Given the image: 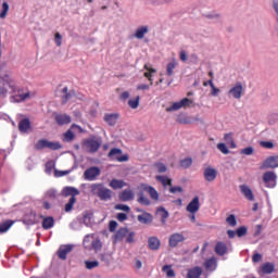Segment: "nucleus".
I'll return each instance as SVG.
<instances>
[{
    "label": "nucleus",
    "instance_id": "obj_18",
    "mask_svg": "<svg viewBox=\"0 0 278 278\" xmlns=\"http://www.w3.org/2000/svg\"><path fill=\"white\" fill-rule=\"evenodd\" d=\"M201 204L199 203V197H195L188 205H187V212H190V214H197V212L200 210Z\"/></svg>",
    "mask_w": 278,
    "mask_h": 278
},
{
    "label": "nucleus",
    "instance_id": "obj_20",
    "mask_svg": "<svg viewBox=\"0 0 278 278\" xmlns=\"http://www.w3.org/2000/svg\"><path fill=\"white\" fill-rule=\"evenodd\" d=\"M137 219L142 225H150V223H153V215H151V213L144 212L143 214L138 215Z\"/></svg>",
    "mask_w": 278,
    "mask_h": 278
},
{
    "label": "nucleus",
    "instance_id": "obj_63",
    "mask_svg": "<svg viewBox=\"0 0 278 278\" xmlns=\"http://www.w3.org/2000/svg\"><path fill=\"white\" fill-rule=\"evenodd\" d=\"M253 147H248V148H245V149H243V150H241V153L243 154V155H253Z\"/></svg>",
    "mask_w": 278,
    "mask_h": 278
},
{
    "label": "nucleus",
    "instance_id": "obj_21",
    "mask_svg": "<svg viewBox=\"0 0 278 278\" xmlns=\"http://www.w3.org/2000/svg\"><path fill=\"white\" fill-rule=\"evenodd\" d=\"M29 129H31V122H29V118H24V119L20 121L18 130L22 134H27V131H29Z\"/></svg>",
    "mask_w": 278,
    "mask_h": 278
},
{
    "label": "nucleus",
    "instance_id": "obj_51",
    "mask_svg": "<svg viewBox=\"0 0 278 278\" xmlns=\"http://www.w3.org/2000/svg\"><path fill=\"white\" fill-rule=\"evenodd\" d=\"M154 166L157 173H166V170H168V167H166L164 163H154Z\"/></svg>",
    "mask_w": 278,
    "mask_h": 278
},
{
    "label": "nucleus",
    "instance_id": "obj_31",
    "mask_svg": "<svg viewBox=\"0 0 278 278\" xmlns=\"http://www.w3.org/2000/svg\"><path fill=\"white\" fill-rule=\"evenodd\" d=\"M151 27L149 25H141L136 29L135 36H147Z\"/></svg>",
    "mask_w": 278,
    "mask_h": 278
},
{
    "label": "nucleus",
    "instance_id": "obj_25",
    "mask_svg": "<svg viewBox=\"0 0 278 278\" xmlns=\"http://www.w3.org/2000/svg\"><path fill=\"white\" fill-rule=\"evenodd\" d=\"M118 197H119V200L124 202L131 201L134 199V191H131V189H125L119 193Z\"/></svg>",
    "mask_w": 278,
    "mask_h": 278
},
{
    "label": "nucleus",
    "instance_id": "obj_16",
    "mask_svg": "<svg viewBox=\"0 0 278 278\" xmlns=\"http://www.w3.org/2000/svg\"><path fill=\"white\" fill-rule=\"evenodd\" d=\"M55 123H58L60 126L63 125H71V115L68 114H55L54 116Z\"/></svg>",
    "mask_w": 278,
    "mask_h": 278
},
{
    "label": "nucleus",
    "instance_id": "obj_34",
    "mask_svg": "<svg viewBox=\"0 0 278 278\" xmlns=\"http://www.w3.org/2000/svg\"><path fill=\"white\" fill-rule=\"evenodd\" d=\"M177 61L173 60L172 62H169L166 66V75L167 77H173V73L175 71V68H177Z\"/></svg>",
    "mask_w": 278,
    "mask_h": 278
},
{
    "label": "nucleus",
    "instance_id": "obj_36",
    "mask_svg": "<svg viewBox=\"0 0 278 278\" xmlns=\"http://www.w3.org/2000/svg\"><path fill=\"white\" fill-rule=\"evenodd\" d=\"M157 214L161 217L162 224L166 225V218H168V211H166V208H164V207H159Z\"/></svg>",
    "mask_w": 278,
    "mask_h": 278
},
{
    "label": "nucleus",
    "instance_id": "obj_54",
    "mask_svg": "<svg viewBox=\"0 0 278 278\" xmlns=\"http://www.w3.org/2000/svg\"><path fill=\"white\" fill-rule=\"evenodd\" d=\"M115 210L126 212L127 214H129V212H131V208L129 207V205H126V204H116Z\"/></svg>",
    "mask_w": 278,
    "mask_h": 278
},
{
    "label": "nucleus",
    "instance_id": "obj_8",
    "mask_svg": "<svg viewBox=\"0 0 278 278\" xmlns=\"http://www.w3.org/2000/svg\"><path fill=\"white\" fill-rule=\"evenodd\" d=\"M122 154H123V150H121L118 148H113L109 152V157L111 160H116L117 162H128L129 161V155H127V154L122 155ZM116 155H121V156H116Z\"/></svg>",
    "mask_w": 278,
    "mask_h": 278
},
{
    "label": "nucleus",
    "instance_id": "obj_4",
    "mask_svg": "<svg viewBox=\"0 0 278 278\" xmlns=\"http://www.w3.org/2000/svg\"><path fill=\"white\" fill-rule=\"evenodd\" d=\"M101 175V168L91 166L84 172V179L86 181H97V177Z\"/></svg>",
    "mask_w": 278,
    "mask_h": 278
},
{
    "label": "nucleus",
    "instance_id": "obj_13",
    "mask_svg": "<svg viewBox=\"0 0 278 278\" xmlns=\"http://www.w3.org/2000/svg\"><path fill=\"white\" fill-rule=\"evenodd\" d=\"M229 251V248H227V243L223 241H218L215 244L214 252L216 255H219V257H223V255H227V252Z\"/></svg>",
    "mask_w": 278,
    "mask_h": 278
},
{
    "label": "nucleus",
    "instance_id": "obj_38",
    "mask_svg": "<svg viewBox=\"0 0 278 278\" xmlns=\"http://www.w3.org/2000/svg\"><path fill=\"white\" fill-rule=\"evenodd\" d=\"M204 267L206 268V270H214V268H216V258L211 257V258L206 260L204 262Z\"/></svg>",
    "mask_w": 278,
    "mask_h": 278
},
{
    "label": "nucleus",
    "instance_id": "obj_26",
    "mask_svg": "<svg viewBox=\"0 0 278 278\" xmlns=\"http://www.w3.org/2000/svg\"><path fill=\"white\" fill-rule=\"evenodd\" d=\"M109 186L113 190H121L122 188H125V186H127V184L125 181H123V180L112 179L110 181Z\"/></svg>",
    "mask_w": 278,
    "mask_h": 278
},
{
    "label": "nucleus",
    "instance_id": "obj_29",
    "mask_svg": "<svg viewBox=\"0 0 278 278\" xmlns=\"http://www.w3.org/2000/svg\"><path fill=\"white\" fill-rule=\"evenodd\" d=\"M104 121L110 125L111 127H114L116 125V122L118 121V115L116 114H105Z\"/></svg>",
    "mask_w": 278,
    "mask_h": 278
},
{
    "label": "nucleus",
    "instance_id": "obj_3",
    "mask_svg": "<svg viewBox=\"0 0 278 278\" xmlns=\"http://www.w3.org/2000/svg\"><path fill=\"white\" fill-rule=\"evenodd\" d=\"M36 151H42V149H50V151H58L62 149L60 142L49 141L47 139H40L35 143Z\"/></svg>",
    "mask_w": 278,
    "mask_h": 278
},
{
    "label": "nucleus",
    "instance_id": "obj_55",
    "mask_svg": "<svg viewBox=\"0 0 278 278\" xmlns=\"http://www.w3.org/2000/svg\"><path fill=\"white\" fill-rule=\"evenodd\" d=\"M217 149L220 153H224V155H229V148H227L225 143H218Z\"/></svg>",
    "mask_w": 278,
    "mask_h": 278
},
{
    "label": "nucleus",
    "instance_id": "obj_53",
    "mask_svg": "<svg viewBox=\"0 0 278 278\" xmlns=\"http://www.w3.org/2000/svg\"><path fill=\"white\" fill-rule=\"evenodd\" d=\"M226 223H228L230 227H236V225H238V222L236 220V215H229L226 218Z\"/></svg>",
    "mask_w": 278,
    "mask_h": 278
},
{
    "label": "nucleus",
    "instance_id": "obj_35",
    "mask_svg": "<svg viewBox=\"0 0 278 278\" xmlns=\"http://www.w3.org/2000/svg\"><path fill=\"white\" fill-rule=\"evenodd\" d=\"M138 203H140V205H146L149 206L151 205V200H149V198L144 197V193L141 191L138 193Z\"/></svg>",
    "mask_w": 278,
    "mask_h": 278
},
{
    "label": "nucleus",
    "instance_id": "obj_50",
    "mask_svg": "<svg viewBox=\"0 0 278 278\" xmlns=\"http://www.w3.org/2000/svg\"><path fill=\"white\" fill-rule=\"evenodd\" d=\"M236 233L238 236V238H243V236H247L248 233V229L247 226H241L236 230Z\"/></svg>",
    "mask_w": 278,
    "mask_h": 278
},
{
    "label": "nucleus",
    "instance_id": "obj_30",
    "mask_svg": "<svg viewBox=\"0 0 278 278\" xmlns=\"http://www.w3.org/2000/svg\"><path fill=\"white\" fill-rule=\"evenodd\" d=\"M148 244L149 248L151 249V251H157V249H160V239H157L156 237H151L148 240Z\"/></svg>",
    "mask_w": 278,
    "mask_h": 278
},
{
    "label": "nucleus",
    "instance_id": "obj_5",
    "mask_svg": "<svg viewBox=\"0 0 278 278\" xmlns=\"http://www.w3.org/2000/svg\"><path fill=\"white\" fill-rule=\"evenodd\" d=\"M263 181L266 188H275L277 186V174L275 172H265L263 174Z\"/></svg>",
    "mask_w": 278,
    "mask_h": 278
},
{
    "label": "nucleus",
    "instance_id": "obj_14",
    "mask_svg": "<svg viewBox=\"0 0 278 278\" xmlns=\"http://www.w3.org/2000/svg\"><path fill=\"white\" fill-rule=\"evenodd\" d=\"M71 251H73V245L71 244L61 245L58 250L59 260L65 261L68 253H71Z\"/></svg>",
    "mask_w": 278,
    "mask_h": 278
},
{
    "label": "nucleus",
    "instance_id": "obj_43",
    "mask_svg": "<svg viewBox=\"0 0 278 278\" xmlns=\"http://www.w3.org/2000/svg\"><path fill=\"white\" fill-rule=\"evenodd\" d=\"M14 225V222L12 220H7L2 224H0V233H5Z\"/></svg>",
    "mask_w": 278,
    "mask_h": 278
},
{
    "label": "nucleus",
    "instance_id": "obj_56",
    "mask_svg": "<svg viewBox=\"0 0 278 278\" xmlns=\"http://www.w3.org/2000/svg\"><path fill=\"white\" fill-rule=\"evenodd\" d=\"M58 198V191L55 189H49L46 192V199H56Z\"/></svg>",
    "mask_w": 278,
    "mask_h": 278
},
{
    "label": "nucleus",
    "instance_id": "obj_60",
    "mask_svg": "<svg viewBox=\"0 0 278 278\" xmlns=\"http://www.w3.org/2000/svg\"><path fill=\"white\" fill-rule=\"evenodd\" d=\"M116 218L119 223H125V220H127V214L126 213H117Z\"/></svg>",
    "mask_w": 278,
    "mask_h": 278
},
{
    "label": "nucleus",
    "instance_id": "obj_9",
    "mask_svg": "<svg viewBox=\"0 0 278 278\" xmlns=\"http://www.w3.org/2000/svg\"><path fill=\"white\" fill-rule=\"evenodd\" d=\"M228 94L233 99H242V94H244L242 83H236V85L229 89Z\"/></svg>",
    "mask_w": 278,
    "mask_h": 278
},
{
    "label": "nucleus",
    "instance_id": "obj_12",
    "mask_svg": "<svg viewBox=\"0 0 278 278\" xmlns=\"http://www.w3.org/2000/svg\"><path fill=\"white\" fill-rule=\"evenodd\" d=\"M205 181L212 182L216 180V177H218V170L214 167H206L203 172Z\"/></svg>",
    "mask_w": 278,
    "mask_h": 278
},
{
    "label": "nucleus",
    "instance_id": "obj_47",
    "mask_svg": "<svg viewBox=\"0 0 278 278\" xmlns=\"http://www.w3.org/2000/svg\"><path fill=\"white\" fill-rule=\"evenodd\" d=\"M181 168H190L192 166V157H186L179 162Z\"/></svg>",
    "mask_w": 278,
    "mask_h": 278
},
{
    "label": "nucleus",
    "instance_id": "obj_41",
    "mask_svg": "<svg viewBox=\"0 0 278 278\" xmlns=\"http://www.w3.org/2000/svg\"><path fill=\"white\" fill-rule=\"evenodd\" d=\"M177 123H179L180 125H190V123H192V119L187 115L180 114L177 117Z\"/></svg>",
    "mask_w": 278,
    "mask_h": 278
},
{
    "label": "nucleus",
    "instance_id": "obj_44",
    "mask_svg": "<svg viewBox=\"0 0 278 278\" xmlns=\"http://www.w3.org/2000/svg\"><path fill=\"white\" fill-rule=\"evenodd\" d=\"M91 247L96 253H99V251L103 249V243L101 242V239H96L91 242Z\"/></svg>",
    "mask_w": 278,
    "mask_h": 278
},
{
    "label": "nucleus",
    "instance_id": "obj_42",
    "mask_svg": "<svg viewBox=\"0 0 278 278\" xmlns=\"http://www.w3.org/2000/svg\"><path fill=\"white\" fill-rule=\"evenodd\" d=\"M128 105L131 110H138L140 108V96H137L136 99L128 100Z\"/></svg>",
    "mask_w": 278,
    "mask_h": 278
},
{
    "label": "nucleus",
    "instance_id": "obj_58",
    "mask_svg": "<svg viewBox=\"0 0 278 278\" xmlns=\"http://www.w3.org/2000/svg\"><path fill=\"white\" fill-rule=\"evenodd\" d=\"M90 238H94V235H86L84 240H83V244L85 247V249H88V247H90Z\"/></svg>",
    "mask_w": 278,
    "mask_h": 278
},
{
    "label": "nucleus",
    "instance_id": "obj_62",
    "mask_svg": "<svg viewBox=\"0 0 278 278\" xmlns=\"http://www.w3.org/2000/svg\"><path fill=\"white\" fill-rule=\"evenodd\" d=\"M116 227H118V223H116V220H111L109 224V229L111 232L116 231Z\"/></svg>",
    "mask_w": 278,
    "mask_h": 278
},
{
    "label": "nucleus",
    "instance_id": "obj_45",
    "mask_svg": "<svg viewBox=\"0 0 278 278\" xmlns=\"http://www.w3.org/2000/svg\"><path fill=\"white\" fill-rule=\"evenodd\" d=\"M162 270L165 273L166 277H175V270L173 269V265H164Z\"/></svg>",
    "mask_w": 278,
    "mask_h": 278
},
{
    "label": "nucleus",
    "instance_id": "obj_32",
    "mask_svg": "<svg viewBox=\"0 0 278 278\" xmlns=\"http://www.w3.org/2000/svg\"><path fill=\"white\" fill-rule=\"evenodd\" d=\"M262 271L264 275H270L275 271V264L273 263H265L262 265Z\"/></svg>",
    "mask_w": 278,
    "mask_h": 278
},
{
    "label": "nucleus",
    "instance_id": "obj_27",
    "mask_svg": "<svg viewBox=\"0 0 278 278\" xmlns=\"http://www.w3.org/2000/svg\"><path fill=\"white\" fill-rule=\"evenodd\" d=\"M10 12V4L8 2H2L0 8V18L3 21L4 18H8V14Z\"/></svg>",
    "mask_w": 278,
    "mask_h": 278
},
{
    "label": "nucleus",
    "instance_id": "obj_40",
    "mask_svg": "<svg viewBox=\"0 0 278 278\" xmlns=\"http://www.w3.org/2000/svg\"><path fill=\"white\" fill-rule=\"evenodd\" d=\"M129 233L127 228H119L115 233V240H123Z\"/></svg>",
    "mask_w": 278,
    "mask_h": 278
},
{
    "label": "nucleus",
    "instance_id": "obj_11",
    "mask_svg": "<svg viewBox=\"0 0 278 278\" xmlns=\"http://www.w3.org/2000/svg\"><path fill=\"white\" fill-rule=\"evenodd\" d=\"M186 237L182 233L175 232L168 239V244L172 249H175L179 244V242H184Z\"/></svg>",
    "mask_w": 278,
    "mask_h": 278
},
{
    "label": "nucleus",
    "instance_id": "obj_22",
    "mask_svg": "<svg viewBox=\"0 0 278 278\" xmlns=\"http://www.w3.org/2000/svg\"><path fill=\"white\" fill-rule=\"evenodd\" d=\"M24 223L25 225H37L38 216L35 212H30L24 216Z\"/></svg>",
    "mask_w": 278,
    "mask_h": 278
},
{
    "label": "nucleus",
    "instance_id": "obj_52",
    "mask_svg": "<svg viewBox=\"0 0 278 278\" xmlns=\"http://www.w3.org/2000/svg\"><path fill=\"white\" fill-rule=\"evenodd\" d=\"M208 84H210V87L212 88L211 94L213 97H218V92H220V89H218V88H216V86H214V80H212V79H210Z\"/></svg>",
    "mask_w": 278,
    "mask_h": 278
},
{
    "label": "nucleus",
    "instance_id": "obj_6",
    "mask_svg": "<svg viewBox=\"0 0 278 278\" xmlns=\"http://www.w3.org/2000/svg\"><path fill=\"white\" fill-rule=\"evenodd\" d=\"M84 147L88 153H97L101 149V141L97 139H87L84 142Z\"/></svg>",
    "mask_w": 278,
    "mask_h": 278
},
{
    "label": "nucleus",
    "instance_id": "obj_49",
    "mask_svg": "<svg viewBox=\"0 0 278 278\" xmlns=\"http://www.w3.org/2000/svg\"><path fill=\"white\" fill-rule=\"evenodd\" d=\"M177 110H181L180 102H174L170 106L166 109V112H177Z\"/></svg>",
    "mask_w": 278,
    "mask_h": 278
},
{
    "label": "nucleus",
    "instance_id": "obj_2",
    "mask_svg": "<svg viewBox=\"0 0 278 278\" xmlns=\"http://www.w3.org/2000/svg\"><path fill=\"white\" fill-rule=\"evenodd\" d=\"M79 191L77 188L74 187H65L63 189V195L64 197H71L68 202L65 204V212H73V206L75 205V203H77V198L78 197Z\"/></svg>",
    "mask_w": 278,
    "mask_h": 278
},
{
    "label": "nucleus",
    "instance_id": "obj_19",
    "mask_svg": "<svg viewBox=\"0 0 278 278\" xmlns=\"http://www.w3.org/2000/svg\"><path fill=\"white\" fill-rule=\"evenodd\" d=\"M263 168H278V156H269L263 163Z\"/></svg>",
    "mask_w": 278,
    "mask_h": 278
},
{
    "label": "nucleus",
    "instance_id": "obj_46",
    "mask_svg": "<svg viewBox=\"0 0 278 278\" xmlns=\"http://www.w3.org/2000/svg\"><path fill=\"white\" fill-rule=\"evenodd\" d=\"M224 140L227 144H230L231 149H236V142L233 141V135L231 132L226 134Z\"/></svg>",
    "mask_w": 278,
    "mask_h": 278
},
{
    "label": "nucleus",
    "instance_id": "obj_17",
    "mask_svg": "<svg viewBox=\"0 0 278 278\" xmlns=\"http://www.w3.org/2000/svg\"><path fill=\"white\" fill-rule=\"evenodd\" d=\"M143 77H146L150 81V86H153V73H157V70L151 67L149 64H144Z\"/></svg>",
    "mask_w": 278,
    "mask_h": 278
},
{
    "label": "nucleus",
    "instance_id": "obj_64",
    "mask_svg": "<svg viewBox=\"0 0 278 278\" xmlns=\"http://www.w3.org/2000/svg\"><path fill=\"white\" fill-rule=\"evenodd\" d=\"M100 260H101V262H105L108 264V262H110V254L109 253H101L100 254Z\"/></svg>",
    "mask_w": 278,
    "mask_h": 278
},
{
    "label": "nucleus",
    "instance_id": "obj_61",
    "mask_svg": "<svg viewBox=\"0 0 278 278\" xmlns=\"http://www.w3.org/2000/svg\"><path fill=\"white\" fill-rule=\"evenodd\" d=\"M68 170H54V177H65V175H68Z\"/></svg>",
    "mask_w": 278,
    "mask_h": 278
},
{
    "label": "nucleus",
    "instance_id": "obj_48",
    "mask_svg": "<svg viewBox=\"0 0 278 278\" xmlns=\"http://www.w3.org/2000/svg\"><path fill=\"white\" fill-rule=\"evenodd\" d=\"M85 266L87 270H92V268H99V261H85Z\"/></svg>",
    "mask_w": 278,
    "mask_h": 278
},
{
    "label": "nucleus",
    "instance_id": "obj_1",
    "mask_svg": "<svg viewBox=\"0 0 278 278\" xmlns=\"http://www.w3.org/2000/svg\"><path fill=\"white\" fill-rule=\"evenodd\" d=\"M91 193L100 201H110L112 199V190L105 188L101 182L91 185Z\"/></svg>",
    "mask_w": 278,
    "mask_h": 278
},
{
    "label": "nucleus",
    "instance_id": "obj_33",
    "mask_svg": "<svg viewBox=\"0 0 278 278\" xmlns=\"http://www.w3.org/2000/svg\"><path fill=\"white\" fill-rule=\"evenodd\" d=\"M155 179L156 181H160L164 188H166V186H173V179L168 178L167 176H156Z\"/></svg>",
    "mask_w": 278,
    "mask_h": 278
},
{
    "label": "nucleus",
    "instance_id": "obj_37",
    "mask_svg": "<svg viewBox=\"0 0 278 278\" xmlns=\"http://www.w3.org/2000/svg\"><path fill=\"white\" fill-rule=\"evenodd\" d=\"M62 92H63V97H62V103L66 104L68 103V101H71V99L73 98V93L72 92H68V87H64L62 89Z\"/></svg>",
    "mask_w": 278,
    "mask_h": 278
},
{
    "label": "nucleus",
    "instance_id": "obj_39",
    "mask_svg": "<svg viewBox=\"0 0 278 278\" xmlns=\"http://www.w3.org/2000/svg\"><path fill=\"white\" fill-rule=\"evenodd\" d=\"M2 79L4 84L9 85V88H11L12 92H16V85H14V80L10 79V75H4Z\"/></svg>",
    "mask_w": 278,
    "mask_h": 278
},
{
    "label": "nucleus",
    "instance_id": "obj_24",
    "mask_svg": "<svg viewBox=\"0 0 278 278\" xmlns=\"http://www.w3.org/2000/svg\"><path fill=\"white\" fill-rule=\"evenodd\" d=\"M203 275V268L197 266L188 270L187 278H201Z\"/></svg>",
    "mask_w": 278,
    "mask_h": 278
},
{
    "label": "nucleus",
    "instance_id": "obj_59",
    "mask_svg": "<svg viewBox=\"0 0 278 278\" xmlns=\"http://www.w3.org/2000/svg\"><path fill=\"white\" fill-rule=\"evenodd\" d=\"M169 192L170 194H177V192L181 193L184 192V188L169 186Z\"/></svg>",
    "mask_w": 278,
    "mask_h": 278
},
{
    "label": "nucleus",
    "instance_id": "obj_15",
    "mask_svg": "<svg viewBox=\"0 0 278 278\" xmlns=\"http://www.w3.org/2000/svg\"><path fill=\"white\" fill-rule=\"evenodd\" d=\"M240 192L245 197L248 201H255V195L253 194V190L250 189L247 185L239 186Z\"/></svg>",
    "mask_w": 278,
    "mask_h": 278
},
{
    "label": "nucleus",
    "instance_id": "obj_10",
    "mask_svg": "<svg viewBox=\"0 0 278 278\" xmlns=\"http://www.w3.org/2000/svg\"><path fill=\"white\" fill-rule=\"evenodd\" d=\"M142 192H148V194L150 195V199H152V201H160V193H157V190H155V188H153L152 186L149 185H144L142 184L140 186Z\"/></svg>",
    "mask_w": 278,
    "mask_h": 278
},
{
    "label": "nucleus",
    "instance_id": "obj_23",
    "mask_svg": "<svg viewBox=\"0 0 278 278\" xmlns=\"http://www.w3.org/2000/svg\"><path fill=\"white\" fill-rule=\"evenodd\" d=\"M203 16L204 18H207V21H214L215 23L220 22L223 18V15L216 11L204 13Z\"/></svg>",
    "mask_w": 278,
    "mask_h": 278
},
{
    "label": "nucleus",
    "instance_id": "obj_28",
    "mask_svg": "<svg viewBox=\"0 0 278 278\" xmlns=\"http://www.w3.org/2000/svg\"><path fill=\"white\" fill-rule=\"evenodd\" d=\"M55 225V219L51 216L45 217L42 220V229H52V227Z\"/></svg>",
    "mask_w": 278,
    "mask_h": 278
},
{
    "label": "nucleus",
    "instance_id": "obj_57",
    "mask_svg": "<svg viewBox=\"0 0 278 278\" xmlns=\"http://www.w3.org/2000/svg\"><path fill=\"white\" fill-rule=\"evenodd\" d=\"M180 108H190L192 105V100L188 98H184L182 100L179 101Z\"/></svg>",
    "mask_w": 278,
    "mask_h": 278
},
{
    "label": "nucleus",
    "instance_id": "obj_7",
    "mask_svg": "<svg viewBox=\"0 0 278 278\" xmlns=\"http://www.w3.org/2000/svg\"><path fill=\"white\" fill-rule=\"evenodd\" d=\"M73 129H78L79 134L84 132V128L77 124H73L71 128L63 134V142H73L75 140V132H73Z\"/></svg>",
    "mask_w": 278,
    "mask_h": 278
}]
</instances>
